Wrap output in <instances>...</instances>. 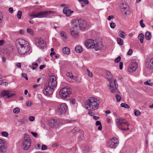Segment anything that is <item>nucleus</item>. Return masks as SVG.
<instances>
[{"label":"nucleus","instance_id":"obj_42","mask_svg":"<svg viewBox=\"0 0 153 153\" xmlns=\"http://www.w3.org/2000/svg\"><path fill=\"white\" fill-rule=\"evenodd\" d=\"M13 111L14 113L18 114L19 112V109L18 108H16L14 109Z\"/></svg>","mask_w":153,"mask_h":153},{"label":"nucleus","instance_id":"obj_19","mask_svg":"<svg viewBox=\"0 0 153 153\" xmlns=\"http://www.w3.org/2000/svg\"><path fill=\"white\" fill-rule=\"evenodd\" d=\"M94 46V47L93 48H94L96 51L100 50L103 47L102 42H96Z\"/></svg>","mask_w":153,"mask_h":153},{"label":"nucleus","instance_id":"obj_38","mask_svg":"<svg viewBox=\"0 0 153 153\" xmlns=\"http://www.w3.org/2000/svg\"><path fill=\"white\" fill-rule=\"evenodd\" d=\"M22 14V12L21 10H19V11L18 12L17 14V17L19 19H21Z\"/></svg>","mask_w":153,"mask_h":153},{"label":"nucleus","instance_id":"obj_24","mask_svg":"<svg viewBox=\"0 0 153 153\" xmlns=\"http://www.w3.org/2000/svg\"><path fill=\"white\" fill-rule=\"evenodd\" d=\"M63 53L66 54H68L70 52V50L68 47H65L62 49Z\"/></svg>","mask_w":153,"mask_h":153},{"label":"nucleus","instance_id":"obj_29","mask_svg":"<svg viewBox=\"0 0 153 153\" xmlns=\"http://www.w3.org/2000/svg\"><path fill=\"white\" fill-rule=\"evenodd\" d=\"M95 125L96 126H99L98 127V129L99 130H101L102 129V127L101 123L99 121H97L96 122Z\"/></svg>","mask_w":153,"mask_h":153},{"label":"nucleus","instance_id":"obj_25","mask_svg":"<svg viewBox=\"0 0 153 153\" xmlns=\"http://www.w3.org/2000/svg\"><path fill=\"white\" fill-rule=\"evenodd\" d=\"M75 51L78 53H80L82 51V48L79 45L76 46L75 48Z\"/></svg>","mask_w":153,"mask_h":153},{"label":"nucleus","instance_id":"obj_35","mask_svg":"<svg viewBox=\"0 0 153 153\" xmlns=\"http://www.w3.org/2000/svg\"><path fill=\"white\" fill-rule=\"evenodd\" d=\"M89 151V146H87L84 147L83 149V152L84 153H87Z\"/></svg>","mask_w":153,"mask_h":153},{"label":"nucleus","instance_id":"obj_3","mask_svg":"<svg viewBox=\"0 0 153 153\" xmlns=\"http://www.w3.org/2000/svg\"><path fill=\"white\" fill-rule=\"evenodd\" d=\"M100 101L94 97H90L85 102V105L86 108L89 111L97 110L99 107Z\"/></svg>","mask_w":153,"mask_h":153},{"label":"nucleus","instance_id":"obj_11","mask_svg":"<svg viewBox=\"0 0 153 153\" xmlns=\"http://www.w3.org/2000/svg\"><path fill=\"white\" fill-rule=\"evenodd\" d=\"M96 43V41L94 40L91 39H88L86 40L85 44L86 47L88 48H93L94 47L95 43Z\"/></svg>","mask_w":153,"mask_h":153},{"label":"nucleus","instance_id":"obj_40","mask_svg":"<svg viewBox=\"0 0 153 153\" xmlns=\"http://www.w3.org/2000/svg\"><path fill=\"white\" fill-rule=\"evenodd\" d=\"M61 36L63 37L64 39H66V36L65 33L64 31H61L60 32Z\"/></svg>","mask_w":153,"mask_h":153},{"label":"nucleus","instance_id":"obj_44","mask_svg":"<svg viewBox=\"0 0 153 153\" xmlns=\"http://www.w3.org/2000/svg\"><path fill=\"white\" fill-rule=\"evenodd\" d=\"M2 136L4 137H7L8 135V133L6 131H2L1 133Z\"/></svg>","mask_w":153,"mask_h":153},{"label":"nucleus","instance_id":"obj_18","mask_svg":"<svg viewBox=\"0 0 153 153\" xmlns=\"http://www.w3.org/2000/svg\"><path fill=\"white\" fill-rule=\"evenodd\" d=\"M6 146L4 145L3 140L0 139V153H2L6 151Z\"/></svg>","mask_w":153,"mask_h":153},{"label":"nucleus","instance_id":"obj_30","mask_svg":"<svg viewBox=\"0 0 153 153\" xmlns=\"http://www.w3.org/2000/svg\"><path fill=\"white\" fill-rule=\"evenodd\" d=\"M61 6L63 7V10H69L70 8V6L69 4H61Z\"/></svg>","mask_w":153,"mask_h":153},{"label":"nucleus","instance_id":"obj_13","mask_svg":"<svg viewBox=\"0 0 153 153\" xmlns=\"http://www.w3.org/2000/svg\"><path fill=\"white\" fill-rule=\"evenodd\" d=\"M60 120L59 119H51L49 121V125L52 128L57 127L60 124Z\"/></svg>","mask_w":153,"mask_h":153},{"label":"nucleus","instance_id":"obj_61","mask_svg":"<svg viewBox=\"0 0 153 153\" xmlns=\"http://www.w3.org/2000/svg\"><path fill=\"white\" fill-rule=\"evenodd\" d=\"M1 85L6 86L8 85V83L5 82H2V84Z\"/></svg>","mask_w":153,"mask_h":153},{"label":"nucleus","instance_id":"obj_36","mask_svg":"<svg viewBox=\"0 0 153 153\" xmlns=\"http://www.w3.org/2000/svg\"><path fill=\"white\" fill-rule=\"evenodd\" d=\"M66 75L71 79H73V76L71 72H68L66 74Z\"/></svg>","mask_w":153,"mask_h":153},{"label":"nucleus","instance_id":"obj_48","mask_svg":"<svg viewBox=\"0 0 153 153\" xmlns=\"http://www.w3.org/2000/svg\"><path fill=\"white\" fill-rule=\"evenodd\" d=\"M26 105L27 106L30 107L31 106L32 102L30 101H27L26 102Z\"/></svg>","mask_w":153,"mask_h":153},{"label":"nucleus","instance_id":"obj_62","mask_svg":"<svg viewBox=\"0 0 153 153\" xmlns=\"http://www.w3.org/2000/svg\"><path fill=\"white\" fill-rule=\"evenodd\" d=\"M16 65L18 68H20L21 66V64L20 63H18L16 64Z\"/></svg>","mask_w":153,"mask_h":153},{"label":"nucleus","instance_id":"obj_9","mask_svg":"<svg viewBox=\"0 0 153 153\" xmlns=\"http://www.w3.org/2000/svg\"><path fill=\"white\" fill-rule=\"evenodd\" d=\"M119 143V141L117 138L114 137L111 139L108 143V147L112 149H115L117 147Z\"/></svg>","mask_w":153,"mask_h":153},{"label":"nucleus","instance_id":"obj_27","mask_svg":"<svg viewBox=\"0 0 153 153\" xmlns=\"http://www.w3.org/2000/svg\"><path fill=\"white\" fill-rule=\"evenodd\" d=\"M145 36L146 40H150L151 37L150 33L149 31L146 32L145 34Z\"/></svg>","mask_w":153,"mask_h":153},{"label":"nucleus","instance_id":"obj_12","mask_svg":"<svg viewBox=\"0 0 153 153\" xmlns=\"http://www.w3.org/2000/svg\"><path fill=\"white\" fill-rule=\"evenodd\" d=\"M119 126L118 125H117V127L120 130L123 131H126L129 129L128 126L129 124L127 122H123L122 123H119Z\"/></svg>","mask_w":153,"mask_h":153},{"label":"nucleus","instance_id":"obj_60","mask_svg":"<svg viewBox=\"0 0 153 153\" xmlns=\"http://www.w3.org/2000/svg\"><path fill=\"white\" fill-rule=\"evenodd\" d=\"M46 67V66L45 65H41L39 67V69L40 70L44 68H45Z\"/></svg>","mask_w":153,"mask_h":153},{"label":"nucleus","instance_id":"obj_46","mask_svg":"<svg viewBox=\"0 0 153 153\" xmlns=\"http://www.w3.org/2000/svg\"><path fill=\"white\" fill-rule=\"evenodd\" d=\"M120 59L121 57L120 56H119L115 59L114 60V62L116 63H118L120 61Z\"/></svg>","mask_w":153,"mask_h":153},{"label":"nucleus","instance_id":"obj_22","mask_svg":"<svg viewBox=\"0 0 153 153\" xmlns=\"http://www.w3.org/2000/svg\"><path fill=\"white\" fill-rule=\"evenodd\" d=\"M63 12L67 16H69L74 11L72 10H63Z\"/></svg>","mask_w":153,"mask_h":153},{"label":"nucleus","instance_id":"obj_56","mask_svg":"<svg viewBox=\"0 0 153 153\" xmlns=\"http://www.w3.org/2000/svg\"><path fill=\"white\" fill-rule=\"evenodd\" d=\"M82 2L85 4H88V0H83Z\"/></svg>","mask_w":153,"mask_h":153},{"label":"nucleus","instance_id":"obj_2","mask_svg":"<svg viewBox=\"0 0 153 153\" xmlns=\"http://www.w3.org/2000/svg\"><path fill=\"white\" fill-rule=\"evenodd\" d=\"M105 74L108 80L109 81V89L110 92L112 93H115L117 91L118 93L120 94V92L118 91V85L117 80L115 79L113 81V75L108 71H106Z\"/></svg>","mask_w":153,"mask_h":153},{"label":"nucleus","instance_id":"obj_51","mask_svg":"<svg viewBox=\"0 0 153 153\" xmlns=\"http://www.w3.org/2000/svg\"><path fill=\"white\" fill-rule=\"evenodd\" d=\"M22 76L24 77L26 80H28V78L27 75L25 73H22Z\"/></svg>","mask_w":153,"mask_h":153},{"label":"nucleus","instance_id":"obj_53","mask_svg":"<svg viewBox=\"0 0 153 153\" xmlns=\"http://www.w3.org/2000/svg\"><path fill=\"white\" fill-rule=\"evenodd\" d=\"M5 43V41L3 40H0V46H2Z\"/></svg>","mask_w":153,"mask_h":153},{"label":"nucleus","instance_id":"obj_41","mask_svg":"<svg viewBox=\"0 0 153 153\" xmlns=\"http://www.w3.org/2000/svg\"><path fill=\"white\" fill-rule=\"evenodd\" d=\"M86 71L87 72L88 75L89 77H92L93 76V75L92 73L88 69Z\"/></svg>","mask_w":153,"mask_h":153},{"label":"nucleus","instance_id":"obj_8","mask_svg":"<svg viewBox=\"0 0 153 153\" xmlns=\"http://www.w3.org/2000/svg\"><path fill=\"white\" fill-rule=\"evenodd\" d=\"M57 85L56 78L53 76H51L49 77L48 81V85L47 86L49 88H52L53 89L55 88Z\"/></svg>","mask_w":153,"mask_h":153},{"label":"nucleus","instance_id":"obj_43","mask_svg":"<svg viewBox=\"0 0 153 153\" xmlns=\"http://www.w3.org/2000/svg\"><path fill=\"white\" fill-rule=\"evenodd\" d=\"M27 31L28 33L31 35H33V31L32 29L30 28H28L27 29Z\"/></svg>","mask_w":153,"mask_h":153},{"label":"nucleus","instance_id":"obj_14","mask_svg":"<svg viewBox=\"0 0 153 153\" xmlns=\"http://www.w3.org/2000/svg\"><path fill=\"white\" fill-rule=\"evenodd\" d=\"M10 91L9 90H3L1 92V97H6L7 98H9L12 97L13 96L16 95L15 94H11Z\"/></svg>","mask_w":153,"mask_h":153},{"label":"nucleus","instance_id":"obj_6","mask_svg":"<svg viewBox=\"0 0 153 153\" xmlns=\"http://www.w3.org/2000/svg\"><path fill=\"white\" fill-rule=\"evenodd\" d=\"M31 143V141L30 137L27 135H25L22 142V148L24 150H27L30 147Z\"/></svg>","mask_w":153,"mask_h":153},{"label":"nucleus","instance_id":"obj_32","mask_svg":"<svg viewBox=\"0 0 153 153\" xmlns=\"http://www.w3.org/2000/svg\"><path fill=\"white\" fill-rule=\"evenodd\" d=\"M124 119L122 118H120L119 119H117L116 121V123L117 125H119V124L121 123L124 122L123 121Z\"/></svg>","mask_w":153,"mask_h":153},{"label":"nucleus","instance_id":"obj_26","mask_svg":"<svg viewBox=\"0 0 153 153\" xmlns=\"http://www.w3.org/2000/svg\"><path fill=\"white\" fill-rule=\"evenodd\" d=\"M139 39L140 40L141 43H142L143 42V39H144V35L143 33H140L138 36Z\"/></svg>","mask_w":153,"mask_h":153},{"label":"nucleus","instance_id":"obj_33","mask_svg":"<svg viewBox=\"0 0 153 153\" xmlns=\"http://www.w3.org/2000/svg\"><path fill=\"white\" fill-rule=\"evenodd\" d=\"M117 41L118 44L120 45H122L123 44V41L122 39L120 38H117Z\"/></svg>","mask_w":153,"mask_h":153},{"label":"nucleus","instance_id":"obj_34","mask_svg":"<svg viewBox=\"0 0 153 153\" xmlns=\"http://www.w3.org/2000/svg\"><path fill=\"white\" fill-rule=\"evenodd\" d=\"M120 106L122 107H124L126 108H130V106L128 105L125 103H122L120 105Z\"/></svg>","mask_w":153,"mask_h":153},{"label":"nucleus","instance_id":"obj_47","mask_svg":"<svg viewBox=\"0 0 153 153\" xmlns=\"http://www.w3.org/2000/svg\"><path fill=\"white\" fill-rule=\"evenodd\" d=\"M47 148V147L46 145H42V146L41 150H45Z\"/></svg>","mask_w":153,"mask_h":153},{"label":"nucleus","instance_id":"obj_1","mask_svg":"<svg viewBox=\"0 0 153 153\" xmlns=\"http://www.w3.org/2000/svg\"><path fill=\"white\" fill-rule=\"evenodd\" d=\"M16 45L18 51L21 55L25 54L30 49L27 42L22 39H19L16 40Z\"/></svg>","mask_w":153,"mask_h":153},{"label":"nucleus","instance_id":"obj_7","mask_svg":"<svg viewBox=\"0 0 153 153\" xmlns=\"http://www.w3.org/2000/svg\"><path fill=\"white\" fill-rule=\"evenodd\" d=\"M71 90L69 88L65 87L60 91L59 95L60 97L63 98H65L69 97L71 94Z\"/></svg>","mask_w":153,"mask_h":153},{"label":"nucleus","instance_id":"obj_52","mask_svg":"<svg viewBox=\"0 0 153 153\" xmlns=\"http://www.w3.org/2000/svg\"><path fill=\"white\" fill-rule=\"evenodd\" d=\"M29 120L30 121H33L35 120V118L33 116H30L29 117Z\"/></svg>","mask_w":153,"mask_h":153},{"label":"nucleus","instance_id":"obj_50","mask_svg":"<svg viewBox=\"0 0 153 153\" xmlns=\"http://www.w3.org/2000/svg\"><path fill=\"white\" fill-rule=\"evenodd\" d=\"M78 130V128L77 127H74L73 129H72L71 131L73 133H74L76 132Z\"/></svg>","mask_w":153,"mask_h":153},{"label":"nucleus","instance_id":"obj_16","mask_svg":"<svg viewBox=\"0 0 153 153\" xmlns=\"http://www.w3.org/2000/svg\"><path fill=\"white\" fill-rule=\"evenodd\" d=\"M67 109V107L66 104L65 103H62L58 107L59 112V114H64L66 111Z\"/></svg>","mask_w":153,"mask_h":153},{"label":"nucleus","instance_id":"obj_63","mask_svg":"<svg viewBox=\"0 0 153 153\" xmlns=\"http://www.w3.org/2000/svg\"><path fill=\"white\" fill-rule=\"evenodd\" d=\"M88 114L91 116H93L94 115V113H92L91 111H89L88 112Z\"/></svg>","mask_w":153,"mask_h":153},{"label":"nucleus","instance_id":"obj_39","mask_svg":"<svg viewBox=\"0 0 153 153\" xmlns=\"http://www.w3.org/2000/svg\"><path fill=\"white\" fill-rule=\"evenodd\" d=\"M134 111V114L135 116H138L141 115V113L139 110H135Z\"/></svg>","mask_w":153,"mask_h":153},{"label":"nucleus","instance_id":"obj_20","mask_svg":"<svg viewBox=\"0 0 153 153\" xmlns=\"http://www.w3.org/2000/svg\"><path fill=\"white\" fill-rule=\"evenodd\" d=\"M120 8L121 9H126L128 10L130 8L129 6H128L127 3H122L120 5Z\"/></svg>","mask_w":153,"mask_h":153},{"label":"nucleus","instance_id":"obj_59","mask_svg":"<svg viewBox=\"0 0 153 153\" xmlns=\"http://www.w3.org/2000/svg\"><path fill=\"white\" fill-rule=\"evenodd\" d=\"M31 133L35 137H36L37 135V134L34 132H32Z\"/></svg>","mask_w":153,"mask_h":153},{"label":"nucleus","instance_id":"obj_15","mask_svg":"<svg viewBox=\"0 0 153 153\" xmlns=\"http://www.w3.org/2000/svg\"><path fill=\"white\" fill-rule=\"evenodd\" d=\"M49 87L46 86L44 88L43 90V93L44 95L47 96H51L53 94L54 89L52 88H49Z\"/></svg>","mask_w":153,"mask_h":153},{"label":"nucleus","instance_id":"obj_17","mask_svg":"<svg viewBox=\"0 0 153 153\" xmlns=\"http://www.w3.org/2000/svg\"><path fill=\"white\" fill-rule=\"evenodd\" d=\"M137 68V64L136 63L131 62L128 68V71L130 72L134 71Z\"/></svg>","mask_w":153,"mask_h":153},{"label":"nucleus","instance_id":"obj_49","mask_svg":"<svg viewBox=\"0 0 153 153\" xmlns=\"http://www.w3.org/2000/svg\"><path fill=\"white\" fill-rule=\"evenodd\" d=\"M143 20H140V25L143 28L144 27H145V25L143 23Z\"/></svg>","mask_w":153,"mask_h":153},{"label":"nucleus","instance_id":"obj_23","mask_svg":"<svg viewBox=\"0 0 153 153\" xmlns=\"http://www.w3.org/2000/svg\"><path fill=\"white\" fill-rule=\"evenodd\" d=\"M121 13L123 15L128 16L131 14L130 10H122Z\"/></svg>","mask_w":153,"mask_h":153},{"label":"nucleus","instance_id":"obj_28","mask_svg":"<svg viewBox=\"0 0 153 153\" xmlns=\"http://www.w3.org/2000/svg\"><path fill=\"white\" fill-rule=\"evenodd\" d=\"M147 67L150 69L153 68V58L151 59L149 62Z\"/></svg>","mask_w":153,"mask_h":153},{"label":"nucleus","instance_id":"obj_4","mask_svg":"<svg viewBox=\"0 0 153 153\" xmlns=\"http://www.w3.org/2000/svg\"><path fill=\"white\" fill-rule=\"evenodd\" d=\"M73 29L76 30H84L87 26L86 22L81 19L74 20L72 22Z\"/></svg>","mask_w":153,"mask_h":153},{"label":"nucleus","instance_id":"obj_64","mask_svg":"<svg viewBox=\"0 0 153 153\" xmlns=\"http://www.w3.org/2000/svg\"><path fill=\"white\" fill-rule=\"evenodd\" d=\"M32 66H35L36 67V68H37L38 67V64L36 63H33L32 64Z\"/></svg>","mask_w":153,"mask_h":153},{"label":"nucleus","instance_id":"obj_58","mask_svg":"<svg viewBox=\"0 0 153 153\" xmlns=\"http://www.w3.org/2000/svg\"><path fill=\"white\" fill-rule=\"evenodd\" d=\"M114 18V17L113 16H110L108 17V18H107V19L108 20L110 21L111 20V19H113Z\"/></svg>","mask_w":153,"mask_h":153},{"label":"nucleus","instance_id":"obj_10","mask_svg":"<svg viewBox=\"0 0 153 153\" xmlns=\"http://www.w3.org/2000/svg\"><path fill=\"white\" fill-rule=\"evenodd\" d=\"M35 44L37 46L39 47L41 49H43L45 46L44 41L42 38H36L34 40Z\"/></svg>","mask_w":153,"mask_h":153},{"label":"nucleus","instance_id":"obj_57","mask_svg":"<svg viewBox=\"0 0 153 153\" xmlns=\"http://www.w3.org/2000/svg\"><path fill=\"white\" fill-rule=\"evenodd\" d=\"M3 15L1 13H0V23L1 22L3 19Z\"/></svg>","mask_w":153,"mask_h":153},{"label":"nucleus","instance_id":"obj_21","mask_svg":"<svg viewBox=\"0 0 153 153\" xmlns=\"http://www.w3.org/2000/svg\"><path fill=\"white\" fill-rule=\"evenodd\" d=\"M73 30L72 27L71 29V34L73 37L77 38L78 36V33L75 30Z\"/></svg>","mask_w":153,"mask_h":153},{"label":"nucleus","instance_id":"obj_55","mask_svg":"<svg viewBox=\"0 0 153 153\" xmlns=\"http://www.w3.org/2000/svg\"><path fill=\"white\" fill-rule=\"evenodd\" d=\"M132 49H130L129 50L127 54L129 55H131L132 54Z\"/></svg>","mask_w":153,"mask_h":153},{"label":"nucleus","instance_id":"obj_45","mask_svg":"<svg viewBox=\"0 0 153 153\" xmlns=\"http://www.w3.org/2000/svg\"><path fill=\"white\" fill-rule=\"evenodd\" d=\"M110 26L111 28L114 29L116 25L115 23L114 22H112L110 23Z\"/></svg>","mask_w":153,"mask_h":153},{"label":"nucleus","instance_id":"obj_5","mask_svg":"<svg viewBox=\"0 0 153 153\" xmlns=\"http://www.w3.org/2000/svg\"><path fill=\"white\" fill-rule=\"evenodd\" d=\"M53 13H54L53 11H50L40 12L37 13H31L29 16L33 18H42L46 17V16Z\"/></svg>","mask_w":153,"mask_h":153},{"label":"nucleus","instance_id":"obj_37","mask_svg":"<svg viewBox=\"0 0 153 153\" xmlns=\"http://www.w3.org/2000/svg\"><path fill=\"white\" fill-rule=\"evenodd\" d=\"M115 97L117 99V101L118 102L120 101L121 99V97L118 94H116Z\"/></svg>","mask_w":153,"mask_h":153},{"label":"nucleus","instance_id":"obj_31","mask_svg":"<svg viewBox=\"0 0 153 153\" xmlns=\"http://www.w3.org/2000/svg\"><path fill=\"white\" fill-rule=\"evenodd\" d=\"M118 34L120 37L122 38H124L125 37V33L122 31L120 30L118 33Z\"/></svg>","mask_w":153,"mask_h":153},{"label":"nucleus","instance_id":"obj_54","mask_svg":"<svg viewBox=\"0 0 153 153\" xmlns=\"http://www.w3.org/2000/svg\"><path fill=\"white\" fill-rule=\"evenodd\" d=\"M123 63L122 62H120L119 63V68L121 70L123 68Z\"/></svg>","mask_w":153,"mask_h":153}]
</instances>
